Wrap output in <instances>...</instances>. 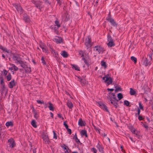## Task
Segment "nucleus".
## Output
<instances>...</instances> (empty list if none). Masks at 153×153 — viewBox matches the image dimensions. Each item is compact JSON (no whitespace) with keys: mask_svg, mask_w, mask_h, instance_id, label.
Listing matches in <instances>:
<instances>
[{"mask_svg":"<svg viewBox=\"0 0 153 153\" xmlns=\"http://www.w3.org/2000/svg\"><path fill=\"white\" fill-rule=\"evenodd\" d=\"M106 19L113 26L116 27L117 26V25L114 19L112 18L111 16L110 12H109L108 16L106 17Z\"/></svg>","mask_w":153,"mask_h":153,"instance_id":"obj_6","label":"nucleus"},{"mask_svg":"<svg viewBox=\"0 0 153 153\" xmlns=\"http://www.w3.org/2000/svg\"><path fill=\"white\" fill-rule=\"evenodd\" d=\"M45 46V45L42 43H41L39 44V47L41 48H43Z\"/></svg>","mask_w":153,"mask_h":153,"instance_id":"obj_55","label":"nucleus"},{"mask_svg":"<svg viewBox=\"0 0 153 153\" xmlns=\"http://www.w3.org/2000/svg\"><path fill=\"white\" fill-rule=\"evenodd\" d=\"M1 94H2L5 93L6 94L7 92V89L6 88L4 85L2 86L1 89Z\"/></svg>","mask_w":153,"mask_h":153,"instance_id":"obj_17","label":"nucleus"},{"mask_svg":"<svg viewBox=\"0 0 153 153\" xmlns=\"http://www.w3.org/2000/svg\"><path fill=\"white\" fill-rule=\"evenodd\" d=\"M92 43L91 42V38L89 36L87 37L85 40V45L87 48L88 49L92 46Z\"/></svg>","mask_w":153,"mask_h":153,"instance_id":"obj_5","label":"nucleus"},{"mask_svg":"<svg viewBox=\"0 0 153 153\" xmlns=\"http://www.w3.org/2000/svg\"><path fill=\"white\" fill-rule=\"evenodd\" d=\"M45 3L47 5H50L51 4V2L49 1V0H44Z\"/></svg>","mask_w":153,"mask_h":153,"instance_id":"obj_43","label":"nucleus"},{"mask_svg":"<svg viewBox=\"0 0 153 153\" xmlns=\"http://www.w3.org/2000/svg\"><path fill=\"white\" fill-rule=\"evenodd\" d=\"M42 50V51L45 52L46 53L48 54V50L47 47L45 46L43 48H41Z\"/></svg>","mask_w":153,"mask_h":153,"instance_id":"obj_34","label":"nucleus"},{"mask_svg":"<svg viewBox=\"0 0 153 153\" xmlns=\"http://www.w3.org/2000/svg\"><path fill=\"white\" fill-rule=\"evenodd\" d=\"M6 126L7 127L9 126H13V123L11 121H8L5 124Z\"/></svg>","mask_w":153,"mask_h":153,"instance_id":"obj_33","label":"nucleus"},{"mask_svg":"<svg viewBox=\"0 0 153 153\" xmlns=\"http://www.w3.org/2000/svg\"><path fill=\"white\" fill-rule=\"evenodd\" d=\"M107 45L108 47H111L115 46V44L114 42V40L109 34L107 36Z\"/></svg>","mask_w":153,"mask_h":153,"instance_id":"obj_3","label":"nucleus"},{"mask_svg":"<svg viewBox=\"0 0 153 153\" xmlns=\"http://www.w3.org/2000/svg\"><path fill=\"white\" fill-rule=\"evenodd\" d=\"M37 102L39 104H43L44 103V101L40 100H37Z\"/></svg>","mask_w":153,"mask_h":153,"instance_id":"obj_56","label":"nucleus"},{"mask_svg":"<svg viewBox=\"0 0 153 153\" xmlns=\"http://www.w3.org/2000/svg\"><path fill=\"white\" fill-rule=\"evenodd\" d=\"M13 5L14 7H15L16 10H23L21 7L20 5L19 4L13 3Z\"/></svg>","mask_w":153,"mask_h":153,"instance_id":"obj_15","label":"nucleus"},{"mask_svg":"<svg viewBox=\"0 0 153 153\" xmlns=\"http://www.w3.org/2000/svg\"><path fill=\"white\" fill-rule=\"evenodd\" d=\"M23 17L24 20L27 23H30L31 22L29 16L27 14H24Z\"/></svg>","mask_w":153,"mask_h":153,"instance_id":"obj_13","label":"nucleus"},{"mask_svg":"<svg viewBox=\"0 0 153 153\" xmlns=\"http://www.w3.org/2000/svg\"><path fill=\"white\" fill-rule=\"evenodd\" d=\"M64 126H65V127L66 129L68 128V126L67 125V124L66 123H65V122H64Z\"/></svg>","mask_w":153,"mask_h":153,"instance_id":"obj_59","label":"nucleus"},{"mask_svg":"<svg viewBox=\"0 0 153 153\" xmlns=\"http://www.w3.org/2000/svg\"><path fill=\"white\" fill-rule=\"evenodd\" d=\"M91 150L94 153H97V150L96 149L94 148H92L91 149Z\"/></svg>","mask_w":153,"mask_h":153,"instance_id":"obj_49","label":"nucleus"},{"mask_svg":"<svg viewBox=\"0 0 153 153\" xmlns=\"http://www.w3.org/2000/svg\"><path fill=\"white\" fill-rule=\"evenodd\" d=\"M114 89L113 88H108L107 90L108 91H113Z\"/></svg>","mask_w":153,"mask_h":153,"instance_id":"obj_61","label":"nucleus"},{"mask_svg":"<svg viewBox=\"0 0 153 153\" xmlns=\"http://www.w3.org/2000/svg\"><path fill=\"white\" fill-rule=\"evenodd\" d=\"M6 78L8 81H9L11 78V75L10 73H9L7 76H6Z\"/></svg>","mask_w":153,"mask_h":153,"instance_id":"obj_37","label":"nucleus"},{"mask_svg":"<svg viewBox=\"0 0 153 153\" xmlns=\"http://www.w3.org/2000/svg\"><path fill=\"white\" fill-rule=\"evenodd\" d=\"M12 58L15 61V63L18 64L22 60L19 55L16 53H12L11 55Z\"/></svg>","mask_w":153,"mask_h":153,"instance_id":"obj_2","label":"nucleus"},{"mask_svg":"<svg viewBox=\"0 0 153 153\" xmlns=\"http://www.w3.org/2000/svg\"><path fill=\"white\" fill-rule=\"evenodd\" d=\"M61 54L64 58H66L68 56L67 52L65 51H62L61 53Z\"/></svg>","mask_w":153,"mask_h":153,"instance_id":"obj_24","label":"nucleus"},{"mask_svg":"<svg viewBox=\"0 0 153 153\" xmlns=\"http://www.w3.org/2000/svg\"><path fill=\"white\" fill-rule=\"evenodd\" d=\"M143 126H144V127H145V128H146L147 129L148 128V125H146L145 124H143Z\"/></svg>","mask_w":153,"mask_h":153,"instance_id":"obj_62","label":"nucleus"},{"mask_svg":"<svg viewBox=\"0 0 153 153\" xmlns=\"http://www.w3.org/2000/svg\"><path fill=\"white\" fill-rule=\"evenodd\" d=\"M137 113L138 114V116L140 115V108H137Z\"/></svg>","mask_w":153,"mask_h":153,"instance_id":"obj_58","label":"nucleus"},{"mask_svg":"<svg viewBox=\"0 0 153 153\" xmlns=\"http://www.w3.org/2000/svg\"><path fill=\"white\" fill-rule=\"evenodd\" d=\"M71 65L73 68L75 69L76 70L79 71V68L77 65L74 64L72 65Z\"/></svg>","mask_w":153,"mask_h":153,"instance_id":"obj_30","label":"nucleus"},{"mask_svg":"<svg viewBox=\"0 0 153 153\" xmlns=\"http://www.w3.org/2000/svg\"><path fill=\"white\" fill-rule=\"evenodd\" d=\"M80 82L82 83H83V84H84L86 83V81L84 79V81H82V82Z\"/></svg>","mask_w":153,"mask_h":153,"instance_id":"obj_63","label":"nucleus"},{"mask_svg":"<svg viewBox=\"0 0 153 153\" xmlns=\"http://www.w3.org/2000/svg\"><path fill=\"white\" fill-rule=\"evenodd\" d=\"M0 82L2 84V86H3V85H4L3 84L4 83V80L3 78H0Z\"/></svg>","mask_w":153,"mask_h":153,"instance_id":"obj_52","label":"nucleus"},{"mask_svg":"<svg viewBox=\"0 0 153 153\" xmlns=\"http://www.w3.org/2000/svg\"><path fill=\"white\" fill-rule=\"evenodd\" d=\"M52 40L57 44L61 43L63 41V39L59 36H56V38H53Z\"/></svg>","mask_w":153,"mask_h":153,"instance_id":"obj_11","label":"nucleus"},{"mask_svg":"<svg viewBox=\"0 0 153 153\" xmlns=\"http://www.w3.org/2000/svg\"><path fill=\"white\" fill-rule=\"evenodd\" d=\"M98 105L104 110L105 111L107 112H109V110L107 106L102 102H97Z\"/></svg>","mask_w":153,"mask_h":153,"instance_id":"obj_9","label":"nucleus"},{"mask_svg":"<svg viewBox=\"0 0 153 153\" xmlns=\"http://www.w3.org/2000/svg\"><path fill=\"white\" fill-rule=\"evenodd\" d=\"M43 140L45 144H48L50 142L49 138L47 135L46 134H44L43 137Z\"/></svg>","mask_w":153,"mask_h":153,"instance_id":"obj_14","label":"nucleus"},{"mask_svg":"<svg viewBox=\"0 0 153 153\" xmlns=\"http://www.w3.org/2000/svg\"><path fill=\"white\" fill-rule=\"evenodd\" d=\"M31 124L32 126L34 128H36L37 127L36 123L34 120H33L32 121Z\"/></svg>","mask_w":153,"mask_h":153,"instance_id":"obj_32","label":"nucleus"},{"mask_svg":"<svg viewBox=\"0 0 153 153\" xmlns=\"http://www.w3.org/2000/svg\"><path fill=\"white\" fill-rule=\"evenodd\" d=\"M109 93L111 94L112 95V97L109 99L111 103L114 105L116 108H117L118 106V100H116V97L115 96L114 94L111 93V92Z\"/></svg>","mask_w":153,"mask_h":153,"instance_id":"obj_1","label":"nucleus"},{"mask_svg":"<svg viewBox=\"0 0 153 153\" xmlns=\"http://www.w3.org/2000/svg\"><path fill=\"white\" fill-rule=\"evenodd\" d=\"M9 147L10 148H13L15 146V143L13 139L10 138L8 140Z\"/></svg>","mask_w":153,"mask_h":153,"instance_id":"obj_12","label":"nucleus"},{"mask_svg":"<svg viewBox=\"0 0 153 153\" xmlns=\"http://www.w3.org/2000/svg\"><path fill=\"white\" fill-rule=\"evenodd\" d=\"M130 94L131 95H134L136 94V92L134 90L131 88H130Z\"/></svg>","mask_w":153,"mask_h":153,"instance_id":"obj_27","label":"nucleus"},{"mask_svg":"<svg viewBox=\"0 0 153 153\" xmlns=\"http://www.w3.org/2000/svg\"><path fill=\"white\" fill-rule=\"evenodd\" d=\"M43 105H44V107L45 108H47L48 107V103H47V102L44 103H44H43Z\"/></svg>","mask_w":153,"mask_h":153,"instance_id":"obj_47","label":"nucleus"},{"mask_svg":"<svg viewBox=\"0 0 153 153\" xmlns=\"http://www.w3.org/2000/svg\"><path fill=\"white\" fill-rule=\"evenodd\" d=\"M32 2L35 6L36 7L41 10L42 7V2L39 0H32Z\"/></svg>","mask_w":153,"mask_h":153,"instance_id":"obj_4","label":"nucleus"},{"mask_svg":"<svg viewBox=\"0 0 153 153\" xmlns=\"http://www.w3.org/2000/svg\"><path fill=\"white\" fill-rule=\"evenodd\" d=\"M70 18V16L67 13L63 14L62 16V21L64 22H66L69 20Z\"/></svg>","mask_w":153,"mask_h":153,"instance_id":"obj_7","label":"nucleus"},{"mask_svg":"<svg viewBox=\"0 0 153 153\" xmlns=\"http://www.w3.org/2000/svg\"><path fill=\"white\" fill-rule=\"evenodd\" d=\"M81 135L82 136H85L86 137H88L87 131L85 130H82L80 132Z\"/></svg>","mask_w":153,"mask_h":153,"instance_id":"obj_21","label":"nucleus"},{"mask_svg":"<svg viewBox=\"0 0 153 153\" xmlns=\"http://www.w3.org/2000/svg\"><path fill=\"white\" fill-rule=\"evenodd\" d=\"M15 85V80H13L10 82L9 87L10 88H12Z\"/></svg>","mask_w":153,"mask_h":153,"instance_id":"obj_22","label":"nucleus"},{"mask_svg":"<svg viewBox=\"0 0 153 153\" xmlns=\"http://www.w3.org/2000/svg\"><path fill=\"white\" fill-rule=\"evenodd\" d=\"M94 51L96 52H97L98 54L100 53L101 52L102 53L104 50L103 48L100 46L97 45L93 47Z\"/></svg>","mask_w":153,"mask_h":153,"instance_id":"obj_8","label":"nucleus"},{"mask_svg":"<svg viewBox=\"0 0 153 153\" xmlns=\"http://www.w3.org/2000/svg\"><path fill=\"white\" fill-rule=\"evenodd\" d=\"M33 112L34 117L36 119H38L39 117L38 112H37L34 109H33Z\"/></svg>","mask_w":153,"mask_h":153,"instance_id":"obj_19","label":"nucleus"},{"mask_svg":"<svg viewBox=\"0 0 153 153\" xmlns=\"http://www.w3.org/2000/svg\"><path fill=\"white\" fill-rule=\"evenodd\" d=\"M57 2V3L60 5L62 4V1L61 0H55Z\"/></svg>","mask_w":153,"mask_h":153,"instance_id":"obj_54","label":"nucleus"},{"mask_svg":"<svg viewBox=\"0 0 153 153\" xmlns=\"http://www.w3.org/2000/svg\"><path fill=\"white\" fill-rule=\"evenodd\" d=\"M138 119L140 121L143 120V118L140 115L138 116Z\"/></svg>","mask_w":153,"mask_h":153,"instance_id":"obj_50","label":"nucleus"},{"mask_svg":"<svg viewBox=\"0 0 153 153\" xmlns=\"http://www.w3.org/2000/svg\"><path fill=\"white\" fill-rule=\"evenodd\" d=\"M51 53H54L55 55V56L56 57H57V56L58 55V52H56L54 49H53L51 48Z\"/></svg>","mask_w":153,"mask_h":153,"instance_id":"obj_31","label":"nucleus"},{"mask_svg":"<svg viewBox=\"0 0 153 153\" xmlns=\"http://www.w3.org/2000/svg\"><path fill=\"white\" fill-rule=\"evenodd\" d=\"M42 63L44 65L45 64V62L44 59L43 57H42L41 58Z\"/></svg>","mask_w":153,"mask_h":153,"instance_id":"obj_51","label":"nucleus"},{"mask_svg":"<svg viewBox=\"0 0 153 153\" xmlns=\"http://www.w3.org/2000/svg\"><path fill=\"white\" fill-rule=\"evenodd\" d=\"M117 97L119 100H120L123 98V95L121 93H119L117 94Z\"/></svg>","mask_w":153,"mask_h":153,"instance_id":"obj_39","label":"nucleus"},{"mask_svg":"<svg viewBox=\"0 0 153 153\" xmlns=\"http://www.w3.org/2000/svg\"><path fill=\"white\" fill-rule=\"evenodd\" d=\"M78 80L80 82H82V81H84V79L82 78L80 76H77Z\"/></svg>","mask_w":153,"mask_h":153,"instance_id":"obj_45","label":"nucleus"},{"mask_svg":"<svg viewBox=\"0 0 153 153\" xmlns=\"http://www.w3.org/2000/svg\"><path fill=\"white\" fill-rule=\"evenodd\" d=\"M0 48L2 50H3L4 51H5L8 53H9V51L8 50L5 48H3L2 47V48L1 47Z\"/></svg>","mask_w":153,"mask_h":153,"instance_id":"obj_42","label":"nucleus"},{"mask_svg":"<svg viewBox=\"0 0 153 153\" xmlns=\"http://www.w3.org/2000/svg\"><path fill=\"white\" fill-rule=\"evenodd\" d=\"M124 104L126 106H128L129 105V102L127 100H125L124 102Z\"/></svg>","mask_w":153,"mask_h":153,"instance_id":"obj_44","label":"nucleus"},{"mask_svg":"<svg viewBox=\"0 0 153 153\" xmlns=\"http://www.w3.org/2000/svg\"><path fill=\"white\" fill-rule=\"evenodd\" d=\"M101 65L102 66L104 67L105 68H106L107 67V65H106V63L105 62L102 61L101 62Z\"/></svg>","mask_w":153,"mask_h":153,"instance_id":"obj_36","label":"nucleus"},{"mask_svg":"<svg viewBox=\"0 0 153 153\" xmlns=\"http://www.w3.org/2000/svg\"><path fill=\"white\" fill-rule=\"evenodd\" d=\"M7 73V71L6 70H4L2 73L3 75H4L5 76H6Z\"/></svg>","mask_w":153,"mask_h":153,"instance_id":"obj_48","label":"nucleus"},{"mask_svg":"<svg viewBox=\"0 0 153 153\" xmlns=\"http://www.w3.org/2000/svg\"><path fill=\"white\" fill-rule=\"evenodd\" d=\"M82 59L83 60L84 62L88 66L89 64L88 63L87 61L86 60L85 58H82Z\"/></svg>","mask_w":153,"mask_h":153,"instance_id":"obj_53","label":"nucleus"},{"mask_svg":"<svg viewBox=\"0 0 153 153\" xmlns=\"http://www.w3.org/2000/svg\"><path fill=\"white\" fill-rule=\"evenodd\" d=\"M135 136L138 139H140V132L139 131H137L134 134Z\"/></svg>","mask_w":153,"mask_h":153,"instance_id":"obj_29","label":"nucleus"},{"mask_svg":"<svg viewBox=\"0 0 153 153\" xmlns=\"http://www.w3.org/2000/svg\"><path fill=\"white\" fill-rule=\"evenodd\" d=\"M102 79L105 82L107 83L108 85H109L112 82V79L110 77L105 76L103 77Z\"/></svg>","mask_w":153,"mask_h":153,"instance_id":"obj_10","label":"nucleus"},{"mask_svg":"<svg viewBox=\"0 0 153 153\" xmlns=\"http://www.w3.org/2000/svg\"><path fill=\"white\" fill-rule=\"evenodd\" d=\"M53 138L56 139H57V136L55 132V131H53Z\"/></svg>","mask_w":153,"mask_h":153,"instance_id":"obj_46","label":"nucleus"},{"mask_svg":"<svg viewBox=\"0 0 153 153\" xmlns=\"http://www.w3.org/2000/svg\"><path fill=\"white\" fill-rule=\"evenodd\" d=\"M74 139L76 143L80 142V141L77 138L76 134H75L74 137Z\"/></svg>","mask_w":153,"mask_h":153,"instance_id":"obj_40","label":"nucleus"},{"mask_svg":"<svg viewBox=\"0 0 153 153\" xmlns=\"http://www.w3.org/2000/svg\"><path fill=\"white\" fill-rule=\"evenodd\" d=\"M75 1V4H76V5L77 6H78V7L79 6V4H78V2L76 1Z\"/></svg>","mask_w":153,"mask_h":153,"instance_id":"obj_64","label":"nucleus"},{"mask_svg":"<svg viewBox=\"0 0 153 153\" xmlns=\"http://www.w3.org/2000/svg\"><path fill=\"white\" fill-rule=\"evenodd\" d=\"M26 62L23 61L22 60L19 64H20L21 66L24 68H28L26 64Z\"/></svg>","mask_w":153,"mask_h":153,"instance_id":"obj_16","label":"nucleus"},{"mask_svg":"<svg viewBox=\"0 0 153 153\" xmlns=\"http://www.w3.org/2000/svg\"><path fill=\"white\" fill-rule=\"evenodd\" d=\"M66 105L70 108H72L73 107V105L70 101L68 100L67 102Z\"/></svg>","mask_w":153,"mask_h":153,"instance_id":"obj_20","label":"nucleus"},{"mask_svg":"<svg viewBox=\"0 0 153 153\" xmlns=\"http://www.w3.org/2000/svg\"><path fill=\"white\" fill-rule=\"evenodd\" d=\"M48 107L49 110L52 111H53L54 110L53 105L50 102H48Z\"/></svg>","mask_w":153,"mask_h":153,"instance_id":"obj_18","label":"nucleus"},{"mask_svg":"<svg viewBox=\"0 0 153 153\" xmlns=\"http://www.w3.org/2000/svg\"><path fill=\"white\" fill-rule=\"evenodd\" d=\"M139 107L138 108H140V110L142 109L143 110V106L142 105V103L141 102H139Z\"/></svg>","mask_w":153,"mask_h":153,"instance_id":"obj_41","label":"nucleus"},{"mask_svg":"<svg viewBox=\"0 0 153 153\" xmlns=\"http://www.w3.org/2000/svg\"><path fill=\"white\" fill-rule=\"evenodd\" d=\"M66 129H67V131L68 132L69 134H71V129L68 128Z\"/></svg>","mask_w":153,"mask_h":153,"instance_id":"obj_57","label":"nucleus"},{"mask_svg":"<svg viewBox=\"0 0 153 153\" xmlns=\"http://www.w3.org/2000/svg\"><path fill=\"white\" fill-rule=\"evenodd\" d=\"M129 129L131 131V132L132 133V134H134L136 133V132L137 131V130L135 129L134 128L133 126H131L129 128Z\"/></svg>","mask_w":153,"mask_h":153,"instance_id":"obj_25","label":"nucleus"},{"mask_svg":"<svg viewBox=\"0 0 153 153\" xmlns=\"http://www.w3.org/2000/svg\"><path fill=\"white\" fill-rule=\"evenodd\" d=\"M10 65L11 66H12L13 69L14 70V71H17L18 70V67H16L15 64L10 63Z\"/></svg>","mask_w":153,"mask_h":153,"instance_id":"obj_28","label":"nucleus"},{"mask_svg":"<svg viewBox=\"0 0 153 153\" xmlns=\"http://www.w3.org/2000/svg\"><path fill=\"white\" fill-rule=\"evenodd\" d=\"M131 59L134 62V63H136L137 62V59L134 56L131 57Z\"/></svg>","mask_w":153,"mask_h":153,"instance_id":"obj_38","label":"nucleus"},{"mask_svg":"<svg viewBox=\"0 0 153 153\" xmlns=\"http://www.w3.org/2000/svg\"><path fill=\"white\" fill-rule=\"evenodd\" d=\"M55 26H57L58 28H59L60 27V25L59 24V22L58 21V20H56L55 22Z\"/></svg>","mask_w":153,"mask_h":153,"instance_id":"obj_35","label":"nucleus"},{"mask_svg":"<svg viewBox=\"0 0 153 153\" xmlns=\"http://www.w3.org/2000/svg\"><path fill=\"white\" fill-rule=\"evenodd\" d=\"M97 147L99 149L100 152L101 153H103V150L102 148L99 143H98L97 144Z\"/></svg>","mask_w":153,"mask_h":153,"instance_id":"obj_23","label":"nucleus"},{"mask_svg":"<svg viewBox=\"0 0 153 153\" xmlns=\"http://www.w3.org/2000/svg\"><path fill=\"white\" fill-rule=\"evenodd\" d=\"M78 125L80 126H84V123L82 119H80L78 121Z\"/></svg>","mask_w":153,"mask_h":153,"instance_id":"obj_26","label":"nucleus"},{"mask_svg":"<svg viewBox=\"0 0 153 153\" xmlns=\"http://www.w3.org/2000/svg\"><path fill=\"white\" fill-rule=\"evenodd\" d=\"M57 116H58V117L59 118H63L62 117L61 114H58Z\"/></svg>","mask_w":153,"mask_h":153,"instance_id":"obj_60","label":"nucleus"}]
</instances>
